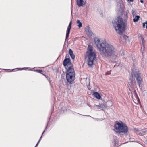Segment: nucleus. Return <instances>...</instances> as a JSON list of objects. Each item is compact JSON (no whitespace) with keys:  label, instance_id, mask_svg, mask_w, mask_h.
<instances>
[{"label":"nucleus","instance_id":"24","mask_svg":"<svg viewBox=\"0 0 147 147\" xmlns=\"http://www.w3.org/2000/svg\"><path fill=\"white\" fill-rule=\"evenodd\" d=\"M134 131L136 132H137L138 131V129L135 128L134 129Z\"/></svg>","mask_w":147,"mask_h":147},{"label":"nucleus","instance_id":"26","mask_svg":"<svg viewBox=\"0 0 147 147\" xmlns=\"http://www.w3.org/2000/svg\"><path fill=\"white\" fill-rule=\"evenodd\" d=\"M140 2H141V3H143V0H140Z\"/></svg>","mask_w":147,"mask_h":147},{"label":"nucleus","instance_id":"12","mask_svg":"<svg viewBox=\"0 0 147 147\" xmlns=\"http://www.w3.org/2000/svg\"><path fill=\"white\" fill-rule=\"evenodd\" d=\"M92 46H88V50L86 52V54L90 53H94L92 52Z\"/></svg>","mask_w":147,"mask_h":147},{"label":"nucleus","instance_id":"8","mask_svg":"<svg viewBox=\"0 0 147 147\" xmlns=\"http://www.w3.org/2000/svg\"><path fill=\"white\" fill-rule=\"evenodd\" d=\"M86 0H77V4L79 7L83 6L85 5Z\"/></svg>","mask_w":147,"mask_h":147},{"label":"nucleus","instance_id":"27","mask_svg":"<svg viewBox=\"0 0 147 147\" xmlns=\"http://www.w3.org/2000/svg\"><path fill=\"white\" fill-rule=\"evenodd\" d=\"M146 28L147 29V21H146Z\"/></svg>","mask_w":147,"mask_h":147},{"label":"nucleus","instance_id":"18","mask_svg":"<svg viewBox=\"0 0 147 147\" xmlns=\"http://www.w3.org/2000/svg\"><path fill=\"white\" fill-rule=\"evenodd\" d=\"M70 55L71 56V57L73 59H74L75 56L73 54Z\"/></svg>","mask_w":147,"mask_h":147},{"label":"nucleus","instance_id":"2","mask_svg":"<svg viewBox=\"0 0 147 147\" xmlns=\"http://www.w3.org/2000/svg\"><path fill=\"white\" fill-rule=\"evenodd\" d=\"M63 65L66 69V78L67 81L70 84L73 83L75 79V72L74 65L69 58H65L63 61Z\"/></svg>","mask_w":147,"mask_h":147},{"label":"nucleus","instance_id":"23","mask_svg":"<svg viewBox=\"0 0 147 147\" xmlns=\"http://www.w3.org/2000/svg\"><path fill=\"white\" fill-rule=\"evenodd\" d=\"M145 24H146V22L143 23V28H144L145 27Z\"/></svg>","mask_w":147,"mask_h":147},{"label":"nucleus","instance_id":"29","mask_svg":"<svg viewBox=\"0 0 147 147\" xmlns=\"http://www.w3.org/2000/svg\"><path fill=\"white\" fill-rule=\"evenodd\" d=\"M134 92H135V93L136 94V91L135 90V91H134Z\"/></svg>","mask_w":147,"mask_h":147},{"label":"nucleus","instance_id":"22","mask_svg":"<svg viewBox=\"0 0 147 147\" xmlns=\"http://www.w3.org/2000/svg\"><path fill=\"white\" fill-rule=\"evenodd\" d=\"M36 71L40 73H42L43 72L41 70H37Z\"/></svg>","mask_w":147,"mask_h":147},{"label":"nucleus","instance_id":"1","mask_svg":"<svg viewBox=\"0 0 147 147\" xmlns=\"http://www.w3.org/2000/svg\"><path fill=\"white\" fill-rule=\"evenodd\" d=\"M94 41L102 55L108 57L117 55L116 49L112 45L106 42H101L98 38L95 39Z\"/></svg>","mask_w":147,"mask_h":147},{"label":"nucleus","instance_id":"14","mask_svg":"<svg viewBox=\"0 0 147 147\" xmlns=\"http://www.w3.org/2000/svg\"><path fill=\"white\" fill-rule=\"evenodd\" d=\"M141 40L142 42V44L143 47V49H144L145 48V41L144 40V39L142 36H140Z\"/></svg>","mask_w":147,"mask_h":147},{"label":"nucleus","instance_id":"10","mask_svg":"<svg viewBox=\"0 0 147 147\" xmlns=\"http://www.w3.org/2000/svg\"><path fill=\"white\" fill-rule=\"evenodd\" d=\"M85 31L86 32L87 34L90 35H92V33L91 30L89 26L86 27L85 29Z\"/></svg>","mask_w":147,"mask_h":147},{"label":"nucleus","instance_id":"3","mask_svg":"<svg viewBox=\"0 0 147 147\" xmlns=\"http://www.w3.org/2000/svg\"><path fill=\"white\" fill-rule=\"evenodd\" d=\"M125 23L122 18L118 16L115 18L113 22V24L117 32L120 35H122L124 31Z\"/></svg>","mask_w":147,"mask_h":147},{"label":"nucleus","instance_id":"28","mask_svg":"<svg viewBox=\"0 0 147 147\" xmlns=\"http://www.w3.org/2000/svg\"><path fill=\"white\" fill-rule=\"evenodd\" d=\"M128 1H131V2H133V0H127Z\"/></svg>","mask_w":147,"mask_h":147},{"label":"nucleus","instance_id":"5","mask_svg":"<svg viewBox=\"0 0 147 147\" xmlns=\"http://www.w3.org/2000/svg\"><path fill=\"white\" fill-rule=\"evenodd\" d=\"M132 78H130L128 81V85L129 86H131L133 84V76H134L136 78L137 82L138 83L139 87H142L141 84L143 81L141 78V74L140 73L139 71H133L131 73Z\"/></svg>","mask_w":147,"mask_h":147},{"label":"nucleus","instance_id":"11","mask_svg":"<svg viewBox=\"0 0 147 147\" xmlns=\"http://www.w3.org/2000/svg\"><path fill=\"white\" fill-rule=\"evenodd\" d=\"M93 95L96 98L98 99H100L101 98L100 95L97 92H94Z\"/></svg>","mask_w":147,"mask_h":147},{"label":"nucleus","instance_id":"4","mask_svg":"<svg viewBox=\"0 0 147 147\" xmlns=\"http://www.w3.org/2000/svg\"><path fill=\"white\" fill-rule=\"evenodd\" d=\"M114 127L115 131L119 134L121 133H126L128 131V127L121 121H116Z\"/></svg>","mask_w":147,"mask_h":147},{"label":"nucleus","instance_id":"25","mask_svg":"<svg viewBox=\"0 0 147 147\" xmlns=\"http://www.w3.org/2000/svg\"><path fill=\"white\" fill-rule=\"evenodd\" d=\"M41 137H42V136H41V137H40V140H39L38 142H37V143L36 146H37L38 145V143H39V142L40 140L41 139Z\"/></svg>","mask_w":147,"mask_h":147},{"label":"nucleus","instance_id":"15","mask_svg":"<svg viewBox=\"0 0 147 147\" xmlns=\"http://www.w3.org/2000/svg\"><path fill=\"white\" fill-rule=\"evenodd\" d=\"M135 18L133 19L134 22H138L140 18V17L139 16H134Z\"/></svg>","mask_w":147,"mask_h":147},{"label":"nucleus","instance_id":"6","mask_svg":"<svg viewBox=\"0 0 147 147\" xmlns=\"http://www.w3.org/2000/svg\"><path fill=\"white\" fill-rule=\"evenodd\" d=\"M86 55L88 58V64L89 66H91L93 64L94 61L96 59V54L94 52L86 54Z\"/></svg>","mask_w":147,"mask_h":147},{"label":"nucleus","instance_id":"17","mask_svg":"<svg viewBox=\"0 0 147 147\" xmlns=\"http://www.w3.org/2000/svg\"><path fill=\"white\" fill-rule=\"evenodd\" d=\"M136 14V11L134 10H132V14L133 15V16L134 17V16H135Z\"/></svg>","mask_w":147,"mask_h":147},{"label":"nucleus","instance_id":"16","mask_svg":"<svg viewBox=\"0 0 147 147\" xmlns=\"http://www.w3.org/2000/svg\"><path fill=\"white\" fill-rule=\"evenodd\" d=\"M77 23L78 24V26L79 28H80L81 27H82V23L80 22L79 20H77Z\"/></svg>","mask_w":147,"mask_h":147},{"label":"nucleus","instance_id":"9","mask_svg":"<svg viewBox=\"0 0 147 147\" xmlns=\"http://www.w3.org/2000/svg\"><path fill=\"white\" fill-rule=\"evenodd\" d=\"M95 106L98 108L99 109L102 110H104L107 107L106 105L103 104H99L98 105H95Z\"/></svg>","mask_w":147,"mask_h":147},{"label":"nucleus","instance_id":"31","mask_svg":"<svg viewBox=\"0 0 147 147\" xmlns=\"http://www.w3.org/2000/svg\"><path fill=\"white\" fill-rule=\"evenodd\" d=\"M37 147V146L36 145V146L35 147Z\"/></svg>","mask_w":147,"mask_h":147},{"label":"nucleus","instance_id":"21","mask_svg":"<svg viewBox=\"0 0 147 147\" xmlns=\"http://www.w3.org/2000/svg\"><path fill=\"white\" fill-rule=\"evenodd\" d=\"M111 74L110 71H107V72L106 73L105 75H109V74Z\"/></svg>","mask_w":147,"mask_h":147},{"label":"nucleus","instance_id":"19","mask_svg":"<svg viewBox=\"0 0 147 147\" xmlns=\"http://www.w3.org/2000/svg\"><path fill=\"white\" fill-rule=\"evenodd\" d=\"M123 38L125 39H126L127 38H128V36H127V35H124L123 36Z\"/></svg>","mask_w":147,"mask_h":147},{"label":"nucleus","instance_id":"13","mask_svg":"<svg viewBox=\"0 0 147 147\" xmlns=\"http://www.w3.org/2000/svg\"><path fill=\"white\" fill-rule=\"evenodd\" d=\"M117 7L118 10L121 11L123 9V7L121 6V4L119 2H117Z\"/></svg>","mask_w":147,"mask_h":147},{"label":"nucleus","instance_id":"30","mask_svg":"<svg viewBox=\"0 0 147 147\" xmlns=\"http://www.w3.org/2000/svg\"><path fill=\"white\" fill-rule=\"evenodd\" d=\"M45 131H44V132H43V133H44V132H45Z\"/></svg>","mask_w":147,"mask_h":147},{"label":"nucleus","instance_id":"20","mask_svg":"<svg viewBox=\"0 0 147 147\" xmlns=\"http://www.w3.org/2000/svg\"><path fill=\"white\" fill-rule=\"evenodd\" d=\"M69 53L70 55L73 54V51L71 49H70L69 50Z\"/></svg>","mask_w":147,"mask_h":147},{"label":"nucleus","instance_id":"7","mask_svg":"<svg viewBox=\"0 0 147 147\" xmlns=\"http://www.w3.org/2000/svg\"><path fill=\"white\" fill-rule=\"evenodd\" d=\"M72 24V21H71L69 23L67 29L66 38L65 40V42L67 40V39L69 37V35L70 32V30L71 28Z\"/></svg>","mask_w":147,"mask_h":147}]
</instances>
